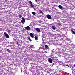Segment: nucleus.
<instances>
[{"instance_id": "nucleus-3", "label": "nucleus", "mask_w": 75, "mask_h": 75, "mask_svg": "<svg viewBox=\"0 0 75 75\" xmlns=\"http://www.w3.org/2000/svg\"><path fill=\"white\" fill-rule=\"evenodd\" d=\"M46 17L49 20H50V19H51V18H51V16L49 14H48L46 15Z\"/></svg>"}, {"instance_id": "nucleus-15", "label": "nucleus", "mask_w": 75, "mask_h": 75, "mask_svg": "<svg viewBox=\"0 0 75 75\" xmlns=\"http://www.w3.org/2000/svg\"><path fill=\"white\" fill-rule=\"evenodd\" d=\"M28 39L30 41H32V40L31 39V38H30V37H28Z\"/></svg>"}, {"instance_id": "nucleus-11", "label": "nucleus", "mask_w": 75, "mask_h": 75, "mask_svg": "<svg viewBox=\"0 0 75 75\" xmlns=\"http://www.w3.org/2000/svg\"><path fill=\"white\" fill-rule=\"evenodd\" d=\"M28 3L30 4H33V3L32 2H31V1H28Z\"/></svg>"}, {"instance_id": "nucleus-26", "label": "nucleus", "mask_w": 75, "mask_h": 75, "mask_svg": "<svg viewBox=\"0 0 75 75\" xmlns=\"http://www.w3.org/2000/svg\"><path fill=\"white\" fill-rule=\"evenodd\" d=\"M33 9H34L35 10L37 11V10H36V9L35 8H33Z\"/></svg>"}, {"instance_id": "nucleus-10", "label": "nucleus", "mask_w": 75, "mask_h": 75, "mask_svg": "<svg viewBox=\"0 0 75 75\" xmlns=\"http://www.w3.org/2000/svg\"><path fill=\"white\" fill-rule=\"evenodd\" d=\"M45 48L46 50H47V49H48V47L47 46V45H46L45 46Z\"/></svg>"}, {"instance_id": "nucleus-1", "label": "nucleus", "mask_w": 75, "mask_h": 75, "mask_svg": "<svg viewBox=\"0 0 75 75\" xmlns=\"http://www.w3.org/2000/svg\"><path fill=\"white\" fill-rule=\"evenodd\" d=\"M4 36L6 37V38H10V36H9V35H8L6 33V32H4Z\"/></svg>"}, {"instance_id": "nucleus-12", "label": "nucleus", "mask_w": 75, "mask_h": 75, "mask_svg": "<svg viewBox=\"0 0 75 75\" xmlns=\"http://www.w3.org/2000/svg\"><path fill=\"white\" fill-rule=\"evenodd\" d=\"M71 33H72V34H75V32L73 31V30H71Z\"/></svg>"}, {"instance_id": "nucleus-16", "label": "nucleus", "mask_w": 75, "mask_h": 75, "mask_svg": "<svg viewBox=\"0 0 75 75\" xmlns=\"http://www.w3.org/2000/svg\"><path fill=\"white\" fill-rule=\"evenodd\" d=\"M39 11V13H40V14H42V11L41 10H40Z\"/></svg>"}, {"instance_id": "nucleus-20", "label": "nucleus", "mask_w": 75, "mask_h": 75, "mask_svg": "<svg viewBox=\"0 0 75 75\" xmlns=\"http://www.w3.org/2000/svg\"><path fill=\"white\" fill-rule=\"evenodd\" d=\"M49 34L50 35H52V34L50 32L49 33Z\"/></svg>"}, {"instance_id": "nucleus-18", "label": "nucleus", "mask_w": 75, "mask_h": 75, "mask_svg": "<svg viewBox=\"0 0 75 75\" xmlns=\"http://www.w3.org/2000/svg\"><path fill=\"white\" fill-rule=\"evenodd\" d=\"M32 14H33V15H35V14H36V13L34 12H32Z\"/></svg>"}, {"instance_id": "nucleus-6", "label": "nucleus", "mask_w": 75, "mask_h": 75, "mask_svg": "<svg viewBox=\"0 0 75 75\" xmlns=\"http://www.w3.org/2000/svg\"><path fill=\"white\" fill-rule=\"evenodd\" d=\"M58 8L61 10H62L63 9V7L61 5H59L58 6Z\"/></svg>"}, {"instance_id": "nucleus-28", "label": "nucleus", "mask_w": 75, "mask_h": 75, "mask_svg": "<svg viewBox=\"0 0 75 75\" xmlns=\"http://www.w3.org/2000/svg\"><path fill=\"white\" fill-rule=\"evenodd\" d=\"M36 2H37V0H35Z\"/></svg>"}, {"instance_id": "nucleus-22", "label": "nucleus", "mask_w": 75, "mask_h": 75, "mask_svg": "<svg viewBox=\"0 0 75 75\" xmlns=\"http://www.w3.org/2000/svg\"><path fill=\"white\" fill-rule=\"evenodd\" d=\"M58 25H59V26H61V23H59L58 24Z\"/></svg>"}, {"instance_id": "nucleus-8", "label": "nucleus", "mask_w": 75, "mask_h": 75, "mask_svg": "<svg viewBox=\"0 0 75 75\" xmlns=\"http://www.w3.org/2000/svg\"><path fill=\"white\" fill-rule=\"evenodd\" d=\"M48 60L49 62H50V63H52V59L51 58H49L48 59Z\"/></svg>"}, {"instance_id": "nucleus-14", "label": "nucleus", "mask_w": 75, "mask_h": 75, "mask_svg": "<svg viewBox=\"0 0 75 75\" xmlns=\"http://www.w3.org/2000/svg\"><path fill=\"white\" fill-rule=\"evenodd\" d=\"M30 6L32 7V8H34V6L33 4H30Z\"/></svg>"}, {"instance_id": "nucleus-25", "label": "nucleus", "mask_w": 75, "mask_h": 75, "mask_svg": "<svg viewBox=\"0 0 75 75\" xmlns=\"http://www.w3.org/2000/svg\"><path fill=\"white\" fill-rule=\"evenodd\" d=\"M13 42H10L11 44H13Z\"/></svg>"}, {"instance_id": "nucleus-2", "label": "nucleus", "mask_w": 75, "mask_h": 75, "mask_svg": "<svg viewBox=\"0 0 75 75\" xmlns=\"http://www.w3.org/2000/svg\"><path fill=\"white\" fill-rule=\"evenodd\" d=\"M21 18H22L21 23L22 24H24V23H25V20L24 18H23V17H22Z\"/></svg>"}, {"instance_id": "nucleus-5", "label": "nucleus", "mask_w": 75, "mask_h": 75, "mask_svg": "<svg viewBox=\"0 0 75 75\" xmlns=\"http://www.w3.org/2000/svg\"><path fill=\"white\" fill-rule=\"evenodd\" d=\"M36 30L37 31V32H38V33H40L41 32L40 29H39L38 28H36Z\"/></svg>"}, {"instance_id": "nucleus-23", "label": "nucleus", "mask_w": 75, "mask_h": 75, "mask_svg": "<svg viewBox=\"0 0 75 75\" xmlns=\"http://www.w3.org/2000/svg\"><path fill=\"white\" fill-rule=\"evenodd\" d=\"M16 44L18 45V46H19V44H18V41L16 42Z\"/></svg>"}, {"instance_id": "nucleus-29", "label": "nucleus", "mask_w": 75, "mask_h": 75, "mask_svg": "<svg viewBox=\"0 0 75 75\" xmlns=\"http://www.w3.org/2000/svg\"><path fill=\"white\" fill-rule=\"evenodd\" d=\"M66 66H67V67H69V66L68 65H66Z\"/></svg>"}, {"instance_id": "nucleus-24", "label": "nucleus", "mask_w": 75, "mask_h": 75, "mask_svg": "<svg viewBox=\"0 0 75 75\" xmlns=\"http://www.w3.org/2000/svg\"><path fill=\"white\" fill-rule=\"evenodd\" d=\"M39 23H41V22H42V21H39Z\"/></svg>"}, {"instance_id": "nucleus-31", "label": "nucleus", "mask_w": 75, "mask_h": 75, "mask_svg": "<svg viewBox=\"0 0 75 75\" xmlns=\"http://www.w3.org/2000/svg\"><path fill=\"white\" fill-rule=\"evenodd\" d=\"M28 5H30L29 4H28Z\"/></svg>"}, {"instance_id": "nucleus-30", "label": "nucleus", "mask_w": 75, "mask_h": 75, "mask_svg": "<svg viewBox=\"0 0 75 75\" xmlns=\"http://www.w3.org/2000/svg\"><path fill=\"white\" fill-rule=\"evenodd\" d=\"M74 67H75V64H74Z\"/></svg>"}, {"instance_id": "nucleus-19", "label": "nucleus", "mask_w": 75, "mask_h": 75, "mask_svg": "<svg viewBox=\"0 0 75 75\" xmlns=\"http://www.w3.org/2000/svg\"><path fill=\"white\" fill-rule=\"evenodd\" d=\"M6 51L8 52H10V50H9V49H7L6 50Z\"/></svg>"}, {"instance_id": "nucleus-27", "label": "nucleus", "mask_w": 75, "mask_h": 75, "mask_svg": "<svg viewBox=\"0 0 75 75\" xmlns=\"http://www.w3.org/2000/svg\"><path fill=\"white\" fill-rule=\"evenodd\" d=\"M62 71H59V73H60V72H62Z\"/></svg>"}, {"instance_id": "nucleus-13", "label": "nucleus", "mask_w": 75, "mask_h": 75, "mask_svg": "<svg viewBox=\"0 0 75 75\" xmlns=\"http://www.w3.org/2000/svg\"><path fill=\"white\" fill-rule=\"evenodd\" d=\"M35 40H38V37H37L36 36H35Z\"/></svg>"}, {"instance_id": "nucleus-7", "label": "nucleus", "mask_w": 75, "mask_h": 75, "mask_svg": "<svg viewBox=\"0 0 75 75\" xmlns=\"http://www.w3.org/2000/svg\"><path fill=\"white\" fill-rule=\"evenodd\" d=\"M25 29L27 30H30V27L29 26H27L26 27H25Z\"/></svg>"}, {"instance_id": "nucleus-4", "label": "nucleus", "mask_w": 75, "mask_h": 75, "mask_svg": "<svg viewBox=\"0 0 75 75\" xmlns=\"http://www.w3.org/2000/svg\"><path fill=\"white\" fill-rule=\"evenodd\" d=\"M30 36L32 38H34V35L32 33H30L29 34Z\"/></svg>"}, {"instance_id": "nucleus-21", "label": "nucleus", "mask_w": 75, "mask_h": 75, "mask_svg": "<svg viewBox=\"0 0 75 75\" xmlns=\"http://www.w3.org/2000/svg\"><path fill=\"white\" fill-rule=\"evenodd\" d=\"M22 17V16L21 15V14H19V18H21Z\"/></svg>"}, {"instance_id": "nucleus-9", "label": "nucleus", "mask_w": 75, "mask_h": 75, "mask_svg": "<svg viewBox=\"0 0 75 75\" xmlns=\"http://www.w3.org/2000/svg\"><path fill=\"white\" fill-rule=\"evenodd\" d=\"M52 29H53V30H56V29H57V28H56L55 26L54 25L52 26Z\"/></svg>"}, {"instance_id": "nucleus-17", "label": "nucleus", "mask_w": 75, "mask_h": 75, "mask_svg": "<svg viewBox=\"0 0 75 75\" xmlns=\"http://www.w3.org/2000/svg\"><path fill=\"white\" fill-rule=\"evenodd\" d=\"M30 48H33V47H34V45H30Z\"/></svg>"}]
</instances>
